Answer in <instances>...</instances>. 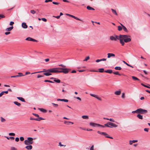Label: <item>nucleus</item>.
Here are the masks:
<instances>
[{
    "instance_id": "nucleus-1",
    "label": "nucleus",
    "mask_w": 150,
    "mask_h": 150,
    "mask_svg": "<svg viewBox=\"0 0 150 150\" xmlns=\"http://www.w3.org/2000/svg\"><path fill=\"white\" fill-rule=\"evenodd\" d=\"M130 37L129 35H120L119 36L117 35L111 36L110 37V39L112 41H116L117 39L119 40L120 43L123 46L125 44V42H128L131 41Z\"/></svg>"
},
{
    "instance_id": "nucleus-2",
    "label": "nucleus",
    "mask_w": 150,
    "mask_h": 150,
    "mask_svg": "<svg viewBox=\"0 0 150 150\" xmlns=\"http://www.w3.org/2000/svg\"><path fill=\"white\" fill-rule=\"evenodd\" d=\"M33 139L32 137H28L27 139L25 140L24 141V144L26 145H30L32 144L33 142Z\"/></svg>"
},
{
    "instance_id": "nucleus-3",
    "label": "nucleus",
    "mask_w": 150,
    "mask_h": 150,
    "mask_svg": "<svg viewBox=\"0 0 150 150\" xmlns=\"http://www.w3.org/2000/svg\"><path fill=\"white\" fill-rule=\"evenodd\" d=\"M104 126L111 128H112V127H118L117 125L110 122H108L107 124H105Z\"/></svg>"
},
{
    "instance_id": "nucleus-4",
    "label": "nucleus",
    "mask_w": 150,
    "mask_h": 150,
    "mask_svg": "<svg viewBox=\"0 0 150 150\" xmlns=\"http://www.w3.org/2000/svg\"><path fill=\"white\" fill-rule=\"evenodd\" d=\"M58 69H59V67L51 68L49 69V70L48 71L51 73H59V71H58Z\"/></svg>"
},
{
    "instance_id": "nucleus-5",
    "label": "nucleus",
    "mask_w": 150,
    "mask_h": 150,
    "mask_svg": "<svg viewBox=\"0 0 150 150\" xmlns=\"http://www.w3.org/2000/svg\"><path fill=\"white\" fill-rule=\"evenodd\" d=\"M89 125H90V126H91L92 127H101L102 128H104V125H100V124H97V123H93V122H90Z\"/></svg>"
},
{
    "instance_id": "nucleus-6",
    "label": "nucleus",
    "mask_w": 150,
    "mask_h": 150,
    "mask_svg": "<svg viewBox=\"0 0 150 150\" xmlns=\"http://www.w3.org/2000/svg\"><path fill=\"white\" fill-rule=\"evenodd\" d=\"M137 110H138V114H146L148 112L147 110L141 108L137 109Z\"/></svg>"
},
{
    "instance_id": "nucleus-7",
    "label": "nucleus",
    "mask_w": 150,
    "mask_h": 150,
    "mask_svg": "<svg viewBox=\"0 0 150 150\" xmlns=\"http://www.w3.org/2000/svg\"><path fill=\"white\" fill-rule=\"evenodd\" d=\"M59 69L62 70V71H59V73L62 72L64 74H67L69 72V69L67 68H59Z\"/></svg>"
},
{
    "instance_id": "nucleus-8",
    "label": "nucleus",
    "mask_w": 150,
    "mask_h": 150,
    "mask_svg": "<svg viewBox=\"0 0 150 150\" xmlns=\"http://www.w3.org/2000/svg\"><path fill=\"white\" fill-rule=\"evenodd\" d=\"M90 95L91 96H92L94 97L95 98H97L98 100H99L100 101H101L102 100L101 98H100V97H98V96L97 95H95V94H92V93H90Z\"/></svg>"
},
{
    "instance_id": "nucleus-9",
    "label": "nucleus",
    "mask_w": 150,
    "mask_h": 150,
    "mask_svg": "<svg viewBox=\"0 0 150 150\" xmlns=\"http://www.w3.org/2000/svg\"><path fill=\"white\" fill-rule=\"evenodd\" d=\"M25 40H26L29 41H31L36 42H38V41L37 40H36L35 39H33V38H32L30 37H29L25 39Z\"/></svg>"
},
{
    "instance_id": "nucleus-10",
    "label": "nucleus",
    "mask_w": 150,
    "mask_h": 150,
    "mask_svg": "<svg viewBox=\"0 0 150 150\" xmlns=\"http://www.w3.org/2000/svg\"><path fill=\"white\" fill-rule=\"evenodd\" d=\"M107 57L108 58H110L111 57H115V55L113 54L112 53H108L107 54Z\"/></svg>"
},
{
    "instance_id": "nucleus-11",
    "label": "nucleus",
    "mask_w": 150,
    "mask_h": 150,
    "mask_svg": "<svg viewBox=\"0 0 150 150\" xmlns=\"http://www.w3.org/2000/svg\"><path fill=\"white\" fill-rule=\"evenodd\" d=\"M101 134L105 136V137L108 138H110L111 139H112L113 138L112 137L108 136H106L108 134L106 132H101Z\"/></svg>"
},
{
    "instance_id": "nucleus-12",
    "label": "nucleus",
    "mask_w": 150,
    "mask_h": 150,
    "mask_svg": "<svg viewBox=\"0 0 150 150\" xmlns=\"http://www.w3.org/2000/svg\"><path fill=\"white\" fill-rule=\"evenodd\" d=\"M22 27L23 28L25 29L27 28L28 25L26 23L23 22L22 23Z\"/></svg>"
},
{
    "instance_id": "nucleus-13",
    "label": "nucleus",
    "mask_w": 150,
    "mask_h": 150,
    "mask_svg": "<svg viewBox=\"0 0 150 150\" xmlns=\"http://www.w3.org/2000/svg\"><path fill=\"white\" fill-rule=\"evenodd\" d=\"M49 70V69H43V71H38V72H34V73H32L31 74H35V73H40V72H46L47 71H48Z\"/></svg>"
},
{
    "instance_id": "nucleus-14",
    "label": "nucleus",
    "mask_w": 150,
    "mask_h": 150,
    "mask_svg": "<svg viewBox=\"0 0 150 150\" xmlns=\"http://www.w3.org/2000/svg\"><path fill=\"white\" fill-rule=\"evenodd\" d=\"M120 25H121V26L122 27V28L123 29V30L126 32H128V31L127 29V28L124 26L122 24L120 23Z\"/></svg>"
},
{
    "instance_id": "nucleus-15",
    "label": "nucleus",
    "mask_w": 150,
    "mask_h": 150,
    "mask_svg": "<svg viewBox=\"0 0 150 150\" xmlns=\"http://www.w3.org/2000/svg\"><path fill=\"white\" fill-rule=\"evenodd\" d=\"M33 148L32 146L30 145L26 146L25 147V148L28 150H31Z\"/></svg>"
},
{
    "instance_id": "nucleus-16",
    "label": "nucleus",
    "mask_w": 150,
    "mask_h": 150,
    "mask_svg": "<svg viewBox=\"0 0 150 150\" xmlns=\"http://www.w3.org/2000/svg\"><path fill=\"white\" fill-rule=\"evenodd\" d=\"M51 74H52L51 72H50L49 71H47L44 73V75L46 76H49L51 75Z\"/></svg>"
},
{
    "instance_id": "nucleus-17",
    "label": "nucleus",
    "mask_w": 150,
    "mask_h": 150,
    "mask_svg": "<svg viewBox=\"0 0 150 150\" xmlns=\"http://www.w3.org/2000/svg\"><path fill=\"white\" fill-rule=\"evenodd\" d=\"M121 91L120 90L117 91H115L114 93L115 94L117 95H119L120 94Z\"/></svg>"
},
{
    "instance_id": "nucleus-18",
    "label": "nucleus",
    "mask_w": 150,
    "mask_h": 150,
    "mask_svg": "<svg viewBox=\"0 0 150 150\" xmlns=\"http://www.w3.org/2000/svg\"><path fill=\"white\" fill-rule=\"evenodd\" d=\"M137 117L140 119L142 120L143 119V116L141 115L140 114H138L137 115Z\"/></svg>"
},
{
    "instance_id": "nucleus-19",
    "label": "nucleus",
    "mask_w": 150,
    "mask_h": 150,
    "mask_svg": "<svg viewBox=\"0 0 150 150\" xmlns=\"http://www.w3.org/2000/svg\"><path fill=\"white\" fill-rule=\"evenodd\" d=\"M17 98L18 99V100H21V101L23 102H25V101L24 100V99L22 97H17Z\"/></svg>"
},
{
    "instance_id": "nucleus-20",
    "label": "nucleus",
    "mask_w": 150,
    "mask_h": 150,
    "mask_svg": "<svg viewBox=\"0 0 150 150\" xmlns=\"http://www.w3.org/2000/svg\"><path fill=\"white\" fill-rule=\"evenodd\" d=\"M104 72L110 74H111L112 72V71L111 69H108L104 71Z\"/></svg>"
},
{
    "instance_id": "nucleus-21",
    "label": "nucleus",
    "mask_w": 150,
    "mask_h": 150,
    "mask_svg": "<svg viewBox=\"0 0 150 150\" xmlns=\"http://www.w3.org/2000/svg\"><path fill=\"white\" fill-rule=\"evenodd\" d=\"M13 28V26L7 28L6 29V30L8 31H11Z\"/></svg>"
},
{
    "instance_id": "nucleus-22",
    "label": "nucleus",
    "mask_w": 150,
    "mask_h": 150,
    "mask_svg": "<svg viewBox=\"0 0 150 150\" xmlns=\"http://www.w3.org/2000/svg\"><path fill=\"white\" fill-rule=\"evenodd\" d=\"M44 120V119L42 117H39L38 118H36V119H35V120H37V121H40L41 120Z\"/></svg>"
},
{
    "instance_id": "nucleus-23",
    "label": "nucleus",
    "mask_w": 150,
    "mask_h": 150,
    "mask_svg": "<svg viewBox=\"0 0 150 150\" xmlns=\"http://www.w3.org/2000/svg\"><path fill=\"white\" fill-rule=\"evenodd\" d=\"M86 8L87 9H88V10H95V9L94 8L90 6H87L86 7Z\"/></svg>"
},
{
    "instance_id": "nucleus-24",
    "label": "nucleus",
    "mask_w": 150,
    "mask_h": 150,
    "mask_svg": "<svg viewBox=\"0 0 150 150\" xmlns=\"http://www.w3.org/2000/svg\"><path fill=\"white\" fill-rule=\"evenodd\" d=\"M111 10L112 11V12L113 14H114L116 16L117 15V14L115 10L113 9H111Z\"/></svg>"
},
{
    "instance_id": "nucleus-25",
    "label": "nucleus",
    "mask_w": 150,
    "mask_h": 150,
    "mask_svg": "<svg viewBox=\"0 0 150 150\" xmlns=\"http://www.w3.org/2000/svg\"><path fill=\"white\" fill-rule=\"evenodd\" d=\"M13 103L14 104L17 105L19 107L21 105V104L20 103L16 101H14L13 102Z\"/></svg>"
},
{
    "instance_id": "nucleus-26",
    "label": "nucleus",
    "mask_w": 150,
    "mask_h": 150,
    "mask_svg": "<svg viewBox=\"0 0 150 150\" xmlns=\"http://www.w3.org/2000/svg\"><path fill=\"white\" fill-rule=\"evenodd\" d=\"M82 118L85 119H88L89 118L88 116L87 115H83L82 116Z\"/></svg>"
},
{
    "instance_id": "nucleus-27",
    "label": "nucleus",
    "mask_w": 150,
    "mask_h": 150,
    "mask_svg": "<svg viewBox=\"0 0 150 150\" xmlns=\"http://www.w3.org/2000/svg\"><path fill=\"white\" fill-rule=\"evenodd\" d=\"M132 79L134 80H138L139 81L140 80L136 77L134 76H132Z\"/></svg>"
},
{
    "instance_id": "nucleus-28",
    "label": "nucleus",
    "mask_w": 150,
    "mask_h": 150,
    "mask_svg": "<svg viewBox=\"0 0 150 150\" xmlns=\"http://www.w3.org/2000/svg\"><path fill=\"white\" fill-rule=\"evenodd\" d=\"M39 110H40V111L43 112H46V110L42 108H39Z\"/></svg>"
},
{
    "instance_id": "nucleus-29",
    "label": "nucleus",
    "mask_w": 150,
    "mask_h": 150,
    "mask_svg": "<svg viewBox=\"0 0 150 150\" xmlns=\"http://www.w3.org/2000/svg\"><path fill=\"white\" fill-rule=\"evenodd\" d=\"M115 69L116 70H121L122 69V68L120 67H116L115 68Z\"/></svg>"
},
{
    "instance_id": "nucleus-30",
    "label": "nucleus",
    "mask_w": 150,
    "mask_h": 150,
    "mask_svg": "<svg viewBox=\"0 0 150 150\" xmlns=\"http://www.w3.org/2000/svg\"><path fill=\"white\" fill-rule=\"evenodd\" d=\"M5 137L6 138L8 139H11L13 140L14 139V138L13 137H8L5 136Z\"/></svg>"
},
{
    "instance_id": "nucleus-31",
    "label": "nucleus",
    "mask_w": 150,
    "mask_h": 150,
    "mask_svg": "<svg viewBox=\"0 0 150 150\" xmlns=\"http://www.w3.org/2000/svg\"><path fill=\"white\" fill-rule=\"evenodd\" d=\"M1 121V122H4L6 120L2 117H0Z\"/></svg>"
},
{
    "instance_id": "nucleus-32",
    "label": "nucleus",
    "mask_w": 150,
    "mask_h": 150,
    "mask_svg": "<svg viewBox=\"0 0 150 150\" xmlns=\"http://www.w3.org/2000/svg\"><path fill=\"white\" fill-rule=\"evenodd\" d=\"M54 81L56 82L57 83H60L61 82L60 80L59 79H54Z\"/></svg>"
},
{
    "instance_id": "nucleus-33",
    "label": "nucleus",
    "mask_w": 150,
    "mask_h": 150,
    "mask_svg": "<svg viewBox=\"0 0 150 150\" xmlns=\"http://www.w3.org/2000/svg\"><path fill=\"white\" fill-rule=\"evenodd\" d=\"M99 69L100 70L99 71L100 72L102 73V72H104V69L103 68Z\"/></svg>"
},
{
    "instance_id": "nucleus-34",
    "label": "nucleus",
    "mask_w": 150,
    "mask_h": 150,
    "mask_svg": "<svg viewBox=\"0 0 150 150\" xmlns=\"http://www.w3.org/2000/svg\"><path fill=\"white\" fill-rule=\"evenodd\" d=\"M52 104L53 105L54 107L55 108L57 107L58 106L57 104H56L54 103H52Z\"/></svg>"
},
{
    "instance_id": "nucleus-35",
    "label": "nucleus",
    "mask_w": 150,
    "mask_h": 150,
    "mask_svg": "<svg viewBox=\"0 0 150 150\" xmlns=\"http://www.w3.org/2000/svg\"><path fill=\"white\" fill-rule=\"evenodd\" d=\"M122 26H118V30L119 31H120L122 30Z\"/></svg>"
},
{
    "instance_id": "nucleus-36",
    "label": "nucleus",
    "mask_w": 150,
    "mask_h": 150,
    "mask_svg": "<svg viewBox=\"0 0 150 150\" xmlns=\"http://www.w3.org/2000/svg\"><path fill=\"white\" fill-rule=\"evenodd\" d=\"M90 59V57L89 56L87 57L85 59L83 60V61H87L89 59Z\"/></svg>"
},
{
    "instance_id": "nucleus-37",
    "label": "nucleus",
    "mask_w": 150,
    "mask_h": 150,
    "mask_svg": "<svg viewBox=\"0 0 150 150\" xmlns=\"http://www.w3.org/2000/svg\"><path fill=\"white\" fill-rule=\"evenodd\" d=\"M61 101H64V102H68L69 100H68L67 99H61Z\"/></svg>"
},
{
    "instance_id": "nucleus-38",
    "label": "nucleus",
    "mask_w": 150,
    "mask_h": 150,
    "mask_svg": "<svg viewBox=\"0 0 150 150\" xmlns=\"http://www.w3.org/2000/svg\"><path fill=\"white\" fill-rule=\"evenodd\" d=\"M113 73L114 74H115V75H119L120 76L121 75L119 73L118 71H117L116 72H113Z\"/></svg>"
},
{
    "instance_id": "nucleus-39",
    "label": "nucleus",
    "mask_w": 150,
    "mask_h": 150,
    "mask_svg": "<svg viewBox=\"0 0 150 150\" xmlns=\"http://www.w3.org/2000/svg\"><path fill=\"white\" fill-rule=\"evenodd\" d=\"M30 12L31 13L33 14H34L35 13H36V12L34 10H31L30 11Z\"/></svg>"
},
{
    "instance_id": "nucleus-40",
    "label": "nucleus",
    "mask_w": 150,
    "mask_h": 150,
    "mask_svg": "<svg viewBox=\"0 0 150 150\" xmlns=\"http://www.w3.org/2000/svg\"><path fill=\"white\" fill-rule=\"evenodd\" d=\"M141 85L144 87L150 88V87L146 85L143 83H141Z\"/></svg>"
},
{
    "instance_id": "nucleus-41",
    "label": "nucleus",
    "mask_w": 150,
    "mask_h": 150,
    "mask_svg": "<svg viewBox=\"0 0 150 150\" xmlns=\"http://www.w3.org/2000/svg\"><path fill=\"white\" fill-rule=\"evenodd\" d=\"M15 134L13 133H9V136H15Z\"/></svg>"
},
{
    "instance_id": "nucleus-42",
    "label": "nucleus",
    "mask_w": 150,
    "mask_h": 150,
    "mask_svg": "<svg viewBox=\"0 0 150 150\" xmlns=\"http://www.w3.org/2000/svg\"><path fill=\"white\" fill-rule=\"evenodd\" d=\"M20 76H19V75L13 76H11V78H16L19 77Z\"/></svg>"
},
{
    "instance_id": "nucleus-43",
    "label": "nucleus",
    "mask_w": 150,
    "mask_h": 150,
    "mask_svg": "<svg viewBox=\"0 0 150 150\" xmlns=\"http://www.w3.org/2000/svg\"><path fill=\"white\" fill-rule=\"evenodd\" d=\"M138 110H137H137H136L135 111H132V113H138Z\"/></svg>"
},
{
    "instance_id": "nucleus-44",
    "label": "nucleus",
    "mask_w": 150,
    "mask_h": 150,
    "mask_svg": "<svg viewBox=\"0 0 150 150\" xmlns=\"http://www.w3.org/2000/svg\"><path fill=\"white\" fill-rule=\"evenodd\" d=\"M108 120H109L110 121H111V122H115V120L113 119L112 118H110V119H109L108 118Z\"/></svg>"
},
{
    "instance_id": "nucleus-45",
    "label": "nucleus",
    "mask_w": 150,
    "mask_h": 150,
    "mask_svg": "<svg viewBox=\"0 0 150 150\" xmlns=\"http://www.w3.org/2000/svg\"><path fill=\"white\" fill-rule=\"evenodd\" d=\"M59 146H66V145H64L63 144H61V142H59Z\"/></svg>"
},
{
    "instance_id": "nucleus-46",
    "label": "nucleus",
    "mask_w": 150,
    "mask_h": 150,
    "mask_svg": "<svg viewBox=\"0 0 150 150\" xmlns=\"http://www.w3.org/2000/svg\"><path fill=\"white\" fill-rule=\"evenodd\" d=\"M59 66H61V67H62L63 68H65L66 67L65 65H64L62 64L59 65Z\"/></svg>"
},
{
    "instance_id": "nucleus-47",
    "label": "nucleus",
    "mask_w": 150,
    "mask_h": 150,
    "mask_svg": "<svg viewBox=\"0 0 150 150\" xmlns=\"http://www.w3.org/2000/svg\"><path fill=\"white\" fill-rule=\"evenodd\" d=\"M20 140L21 141H23L24 139V137H21L20 138Z\"/></svg>"
},
{
    "instance_id": "nucleus-48",
    "label": "nucleus",
    "mask_w": 150,
    "mask_h": 150,
    "mask_svg": "<svg viewBox=\"0 0 150 150\" xmlns=\"http://www.w3.org/2000/svg\"><path fill=\"white\" fill-rule=\"evenodd\" d=\"M33 114L36 117H39V115L38 114L33 113Z\"/></svg>"
},
{
    "instance_id": "nucleus-49",
    "label": "nucleus",
    "mask_w": 150,
    "mask_h": 150,
    "mask_svg": "<svg viewBox=\"0 0 150 150\" xmlns=\"http://www.w3.org/2000/svg\"><path fill=\"white\" fill-rule=\"evenodd\" d=\"M52 3L53 4H55V5H58L59 4V3L57 2H53Z\"/></svg>"
},
{
    "instance_id": "nucleus-50",
    "label": "nucleus",
    "mask_w": 150,
    "mask_h": 150,
    "mask_svg": "<svg viewBox=\"0 0 150 150\" xmlns=\"http://www.w3.org/2000/svg\"><path fill=\"white\" fill-rule=\"evenodd\" d=\"M11 150H17V149L14 147H12L11 148Z\"/></svg>"
},
{
    "instance_id": "nucleus-51",
    "label": "nucleus",
    "mask_w": 150,
    "mask_h": 150,
    "mask_svg": "<svg viewBox=\"0 0 150 150\" xmlns=\"http://www.w3.org/2000/svg\"><path fill=\"white\" fill-rule=\"evenodd\" d=\"M44 22H46L47 21V19L45 18H42L41 19Z\"/></svg>"
},
{
    "instance_id": "nucleus-52",
    "label": "nucleus",
    "mask_w": 150,
    "mask_h": 150,
    "mask_svg": "<svg viewBox=\"0 0 150 150\" xmlns=\"http://www.w3.org/2000/svg\"><path fill=\"white\" fill-rule=\"evenodd\" d=\"M122 98H125V93H122Z\"/></svg>"
},
{
    "instance_id": "nucleus-53",
    "label": "nucleus",
    "mask_w": 150,
    "mask_h": 150,
    "mask_svg": "<svg viewBox=\"0 0 150 150\" xmlns=\"http://www.w3.org/2000/svg\"><path fill=\"white\" fill-rule=\"evenodd\" d=\"M149 129L147 128H145L144 129V130L145 131L148 132L149 131Z\"/></svg>"
},
{
    "instance_id": "nucleus-54",
    "label": "nucleus",
    "mask_w": 150,
    "mask_h": 150,
    "mask_svg": "<svg viewBox=\"0 0 150 150\" xmlns=\"http://www.w3.org/2000/svg\"><path fill=\"white\" fill-rule=\"evenodd\" d=\"M19 138L16 137V139H15L16 141L17 142H18L19 141Z\"/></svg>"
},
{
    "instance_id": "nucleus-55",
    "label": "nucleus",
    "mask_w": 150,
    "mask_h": 150,
    "mask_svg": "<svg viewBox=\"0 0 150 150\" xmlns=\"http://www.w3.org/2000/svg\"><path fill=\"white\" fill-rule=\"evenodd\" d=\"M19 75H20L19 76H24V75H23V74L21 73H18V74Z\"/></svg>"
},
{
    "instance_id": "nucleus-56",
    "label": "nucleus",
    "mask_w": 150,
    "mask_h": 150,
    "mask_svg": "<svg viewBox=\"0 0 150 150\" xmlns=\"http://www.w3.org/2000/svg\"><path fill=\"white\" fill-rule=\"evenodd\" d=\"M75 19L77 20H79V21H82L81 20L79 19V18H78L77 17H75Z\"/></svg>"
},
{
    "instance_id": "nucleus-57",
    "label": "nucleus",
    "mask_w": 150,
    "mask_h": 150,
    "mask_svg": "<svg viewBox=\"0 0 150 150\" xmlns=\"http://www.w3.org/2000/svg\"><path fill=\"white\" fill-rule=\"evenodd\" d=\"M4 94V92L3 91L1 93H0V97L2 96Z\"/></svg>"
},
{
    "instance_id": "nucleus-58",
    "label": "nucleus",
    "mask_w": 150,
    "mask_h": 150,
    "mask_svg": "<svg viewBox=\"0 0 150 150\" xmlns=\"http://www.w3.org/2000/svg\"><path fill=\"white\" fill-rule=\"evenodd\" d=\"M14 24V23L13 22V21H11L10 22V25H13V24Z\"/></svg>"
},
{
    "instance_id": "nucleus-59",
    "label": "nucleus",
    "mask_w": 150,
    "mask_h": 150,
    "mask_svg": "<svg viewBox=\"0 0 150 150\" xmlns=\"http://www.w3.org/2000/svg\"><path fill=\"white\" fill-rule=\"evenodd\" d=\"M52 0H45V2H52Z\"/></svg>"
},
{
    "instance_id": "nucleus-60",
    "label": "nucleus",
    "mask_w": 150,
    "mask_h": 150,
    "mask_svg": "<svg viewBox=\"0 0 150 150\" xmlns=\"http://www.w3.org/2000/svg\"><path fill=\"white\" fill-rule=\"evenodd\" d=\"M133 143L132 140H130L129 141V144L130 145H132Z\"/></svg>"
},
{
    "instance_id": "nucleus-61",
    "label": "nucleus",
    "mask_w": 150,
    "mask_h": 150,
    "mask_svg": "<svg viewBox=\"0 0 150 150\" xmlns=\"http://www.w3.org/2000/svg\"><path fill=\"white\" fill-rule=\"evenodd\" d=\"M106 59L103 58L100 59L101 61H105L106 60Z\"/></svg>"
},
{
    "instance_id": "nucleus-62",
    "label": "nucleus",
    "mask_w": 150,
    "mask_h": 150,
    "mask_svg": "<svg viewBox=\"0 0 150 150\" xmlns=\"http://www.w3.org/2000/svg\"><path fill=\"white\" fill-rule=\"evenodd\" d=\"M10 32H6L5 33V34L6 35H8L9 34H10Z\"/></svg>"
},
{
    "instance_id": "nucleus-63",
    "label": "nucleus",
    "mask_w": 150,
    "mask_h": 150,
    "mask_svg": "<svg viewBox=\"0 0 150 150\" xmlns=\"http://www.w3.org/2000/svg\"><path fill=\"white\" fill-rule=\"evenodd\" d=\"M43 76L40 75H38L37 76V78H39L42 77Z\"/></svg>"
},
{
    "instance_id": "nucleus-64",
    "label": "nucleus",
    "mask_w": 150,
    "mask_h": 150,
    "mask_svg": "<svg viewBox=\"0 0 150 150\" xmlns=\"http://www.w3.org/2000/svg\"><path fill=\"white\" fill-rule=\"evenodd\" d=\"M94 146L92 145L90 148V150H93Z\"/></svg>"
}]
</instances>
